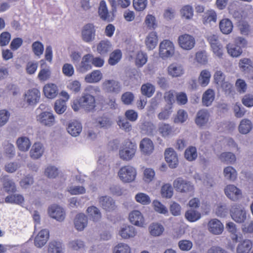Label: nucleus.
<instances>
[{
    "label": "nucleus",
    "mask_w": 253,
    "mask_h": 253,
    "mask_svg": "<svg viewBox=\"0 0 253 253\" xmlns=\"http://www.w3.org/2000/svg\"><path fill=\"white\" fill-rule=\"evenodd\" d=\"M223 173L225 177L227 179L231 181L235 180L237 175V172L236 169L231 166H228L224 168Z\"/></svg>",
    "instance_id": "13d9d810"
},
{
    "label": "nucleus",
    "mask_w": 253,
    "mask_h": 253,
    "mask_svg": "<svg viewBox=\"0 0 253 253\" xmlns=\"http://www.w3.org/2000/svg\"><path fill=\"white\" fill-rule=\"evenodd\" d=\"M197 149L195 147L190 146L185 151V158L189 161L195 160L197 158Z\"/></svg>",
    "instance_id": "bf43d9fd"
},
{
    "label": "nucleus",
    "mask_w": 253,
    "mask_h": 253,
    "mask_svg": "<svg viewBox=\"0 0 253 253\" xmlns=\"http://www.w3.org/2000/svg\"><path fill=\"white\" fill-rule=\"evenodd\" d=\"M99 203L101 207L108 211H112L116 208L114 200L109 196H105L99 197Z\"/></svg>",
    "instance_id": "a211bd4d"
},
{
    "label": "nucleus",
    "mask_w": 253,
    "mask_h": 253,
    "mask_svg": "<svg viewBox=\"0 0 253 253\" xmlns=\"http://www.w3.org/2000/svg\"><path fill=\"white\" fill-rule=\"evenodd\" d=\"M148 57L146 53L142 51L138 52L135 57V62L136 66L138 67H141L147 61Z\"/></svg>",
    "instance_id": "052dcab7"
},
{
    "label": "nucleus",
    "mask_w": 253,
    "mask_h": 253,
    "mask_svg": "<svg viewBox=\"0 0 253 253\" xmlns=\"http://www.w3.org/2000/svg\"><path fill=\"white\" fill-rule=\"evenodd\" d=\"M219 26L220 31L226 35L231 33L233 28L232 22L228 18L222 19L220 21Z\"/></svg>",
    "instance_id": "c9c22d12"
},
{
    "label": "nucleus",
    "mask_w": 253,
    "mask_h": 253,
    "mask_svg": "<svg viewBox=\"0 0 253 253\" xmlns=\"http://www.w3.org/2000/svg\"><path fill=\"white\" fill-rule=\"evenodd\" d=\"M208 227L210 232L214 235H220L224 230L223 223L216 218L212 219L209 221Z\"/></svg>",
    "instance_id": "dca6fc26"
},
{
    "label": "nucleus",
    "mask_w": 253,
    "mask_h": 253,
    "mask_svg": "<svg viewBox=\"0 0 253 253\" xmlns=\"http://www.w3.org/2000/svg\"><path fill=\"white\" fill-rule=\"evenodd\" d=\"M129 221L136 226L143 227L144 224V219L142 213L138 211L134 210L129 214Z\"/></svg>",
    "instance_id": "b1692460"
},
{
    "label": "nucleus",
    "mask_w": 253,
    "mask_h": 253,
    "mask_svg": "<svg viewBox=\"0 0 253 253\" xmlns=\"http://www.w3.org/2000/svg\"><path fill=\"white\" fill-rule=\"evenodd\" d=\"M186 218L190 222H195L201 217V214L199 211L194 210H188L185 214Z\"/></svg>",
    "instance_id": "4d7b16f0"
},
{
    "label": "nucleus",
    "mask_w": 253,
    "mask_h": 253,
    "mask_svg": "<svg viewBox=\"0 0 253 253\" xmlns=\"http://www.w3.org/2000/svg\"><path fill=\"white\" fill-rule=\"evenodd\" d=\"M49 216L58 221H63L65 217V212L63 208L56 205H51L48 208Z\"/></svg>",
    "instance_id": "ddd939ff"
},
{
    "label": "nucleus",
    "mask_w": 253,
    "mask_h": 253,
    "mask_svg": "<svg viewBox=\"0 0 253 253\" xmlns=\"http://www.w3.org/2000/svg\"><path fill=\"white\" fill-rule=\"evenodd\" d=\"M49 236V231L47 229H42L40 231L35 238V246L39 248L44 246L47 242Z\"/></svg>",
    "instance_id": "6ab92c4d"
},
{
    "label": "nucleus",
    "mask_w": 253,
    "mask_h": 253,
    "mask_svg": "<svg viewBox=\"0 0 253 253\" xmlns=\"http://www.w3.org/2000/svg\"><path fill=\"white\" fill-rule=\"evenodd\" d=\"M155 91V86L150 83L143 84L141 87V93L147 97H151Z\"/></svg>",
    "instance_id": "5fc2aeb1"
},
{
    "label": "nucleus",
    "mask_w": 253,
    "mask_h": 253,
    "mask_svg": "<svg viewBox=\"0 0 253 253\" xmlns=\"http://www.w3.org/2000/svg\"><path fill=\"white\" fill-rule=\"evenodd\" d=\"M40 70L38 75V78L41 82H45L48 80L51 76L50 67L44 61L41 60Z\"/></svg>",
    "instance_id": "f3484780"
},
{
    "label": "nucleus",
    "mask_w": 253,
    "mask_h": 253,
    "mask_svg": "<svg viewBox=\"0 0 253 253\" xmlns=\"http://www.w3.org/2000/svg\"><path fill=\"white\" fill-rule=\"evenodd\" d=\"M24 201L23 196L20 194H12L7 196L5 198L6 203L14 204L17 205L22 204Z\"/></svg>",
    "instance_id": "3c124183"
},
{
    "label": "nucleus",
    "mask_w": 253,
    "mask_h": 253,
    "mask_svg": "<svg viewBox=\"0 0 253 253\" xmlns=\"http://www.w3.org/2000/svg\"><path fill=\"white\" fill-rule=\"evenodd\" d=\"M152 204L154 209L156 212L164 215L168 214L169 211L167 207L159 201L154 200Z\"/></svg>",
    "instance_id": "0e129e2a"
},
{
    "label": "nucleus",
    "mask_w": 253,
    "mask_h": 253,
    "mask_svg": "<svg viewBox=\"0 0 253 253\" xmlns=\"http://www.w3.org/2000/svg\"><path fill=\"white\" fill-rule=\"evenodd\" d=\"M247 44L246 40L242 37L237 38L234 43H229L226 45L228 53L232 57H238L243 52V48Z\"/></svg>",
    "instance_id": "f03ea898"
},
{
    "label": "nucleus",
    "mask_w": 253,
    "mask_h": 253,
    "mask_svg": "<svg viewBox=\"0 0 253 253\" xmlns=\"http://www.w3.org/2000/svg\"><path fill=\"white\" fill-rule=\"evenodd\" d=\"M211 78V74L209 70L207 69L202 70L198 78L199 84L203 87L207 86L210 83Z\"/></svg>",
    "instance_id": "a19ab883"
},
{
    "label": "nucleus",
    "mask_w": 253,
    "mask_h": 253,
    "mask_svg": "<svg viewBox=\"0 0 253 253\" xmlns=\"http://www.w3.org/2000/svg\"><path fill=\"white\" fill-rule=\"evenodd\" d=\"M67 191L72 195L84 194L86 192L84 187L75 185H69Z\"/></svg>",
    "instance_id": "864d4df0"
},
{
    "label": "nucleus",
    "mask_w": 253,
    "mask_h": 253,
    "mask_svg": "<svg viewBox=\"0 0 253 253\" xmlns=\"http://www.w3.org/2000/svg\"><path fill=\"white\" fill-rule=\"evenodd\" d=\"M121 88V83L114 79L105 80L102 84V90L107 93L117 94L120 92Z\"/></svg>",
    "instance_id": "423d86ee"
},
{
    "label": "nucleus",
    "mask_w": 253,
    "mask_h": 253,
    "mask_svg": "<svg viewBox=\"0 0 253 253\" xmlns=\"http://www.w3.org/2000/svg\"><path fill=\"white\" fill-rule=\"evenodd\" d=\"M58 87L54 84H47L43 88L44 95L48 98L53 99L56 97L58 94Z\"/></svg>",
    "instance_id": "c756f323"
},
{
    "label": "nucleus",
    "mask_w": 253,
    "mask_h": 253,
    "mask_svg": "<svg viewBox=\"0 0 253 253\" xmlns=\"http://www.w3.org/2000/svg\"><path fill=\"white\" fill-rule=\"evenodd\" d=\"M158 36L156 32L152 31L149 33L146 38L145 44L149 50H152L155 48L158 43Z\"/></svg>",
    "instance_id": "473e14b6"
},
{
    "label": "nucleus",
    "mask_w": 253,
    "mask_h": 253,
    "mask_svg": "<svg viewBox=\"0 0 253 253\" xmlns=\"http://www.w3.org/2000/svg\"><path fill=\"white\" fill-rule=\"evenodd\" d=\"M16 144L18 150L24 152L28 151L31 146V142L29 138L25 136L18 137Z\"/></svg>",
    "instance_id": "7c9ffc66"
},
{
    "label": "nucleus",
    "mask_w": 253,
    "mask_h": 253,
    "mask_svg": "<svg viewBox=\"0 0 253 253\" xmlns=\"http://www.w3.org/2000/svg\"><path fill=\"white\" fill-rule=\"evenodd\" d=\"M3 188L7 193H14L16 191L15 183L8 176H4L2 181Z\"/></svg>",
    "instance_id": "37998d69"
},
{
    "label": "nucleus",
    "mask_w": 253,
    "mask_h": 253,
    "mask_svg": "<svg viewBox=\"0 0 253 253\" xmlns=\"http://www.w3.org/2000/svg\"><path fill=\"white\" fill-rule=\"evenodd\" d=\"M137 149L135 143L127 141L120 148L119 155L121 159L125 161H129L134 156Z\"/></svg>",
    "instance_id": "7ed1b4c3"
},
{
    "label": "nucleus",
    "mask_w": 253,
    "mask_h": 253,
    "mask_svg": "<svg viewBox=\"0 0 253 253\" xmlns=\"http://www.w3.org/2000/svg\"><path fill=\"white\" fill-rule=\"evenodd\" d=\"M184 73L183 67L180 64L173 63L168 67V73L172 77L182 76Z\"/></svg>",
    "instance_id": "c85d7f7f"
},
{
    "label": "nucleus",
    "mask_w": 253,
    "mask_h": 253,
    "mask_svg": "<svg viewBox=\"0 0 253 253\" xmlns=\"http://www.w3.org/2000/svg\"><path fill=\"white\" fill-rule=\"evenodd\" d=\"M136 201L143 205H147L150 204L151 199L149 196L144 193L140 192L135 196Z\"/></svg>",
    "instance_id": "680f3d73"
},
{
    "label": "nucleus",
    "mask_w": 253,
    "mask_h": 253,
    "mask_svg": "<svg viewBox=\"0 0 253 253\" xmlns=\"http://www.w3.org/2000/svg\"><path fill=\"white\" fill-rule=\"evenodd\" d=\"M141 152L145 155H150L154 149L152 141L148 138H144L141 140L139 144Z\"/></svg>",
    "instance_id": "4be33fe9"
},
{
    "label": "nucleus",
    "mask_w": 253,
    "mask_h": 253,
    "mask_svg": "<svg viewBox=\"0 0 253 253\" xmlns=\"http://www.w3.org/2000/svg\"><path fill=\"white\" fill-rule=\"evenodd\" d=\"M41 92L37 88L27 90L24 94V100L30 106H35L39 102Z\"/></svg>",
    "instance_id": "9d476101"
},
{
    "label": "nucleus",
    "mask_w": 253,
    "mask_h": 253,
    "mask_svg": "<svg viewBox=\"0 0 253 253\" xmlns=\"http://www.w3.org/2000/svg\"><path fill=\"white\" fill-rule=\"evenodd\" d=\"M86 212L89 218L93 221H98L101 218V213L100 210L95 206L88 207L86 210Z\"/></svg>",
    "instance_id": "ea45409f"
},
{
    "label": "nucleus",
    "mask_w": 253,
    "mask_h": 253,
    "mask_svg": "<svg viewBox=\"0 0 253 253\" xmlns=\"http://www.w3.org/2000/svg\"><path fill=\"white\" fill-rule=\"evenodd\" d=\"M220 160L227 164H233L236 161V157L232 152H223L219 156Z\"/></svg>",
    "instance_id": "de8ad7c7"
},
{
    "label": "nucleus",
    "mask_w": 253,
    "mask_h": 253,
    "mask_svg": "<svg viewBox=\"0 0 253 253\" xmlns=\"http://www.w3.org/2000/svg\"><path fill=\"white\" fill-rule=\"evenodd\" d=\"M155 176V171L152 168H146L143 170V180L146 183L152 182Z\"/></svg>",
    "instance_id": "e2e57ef3"
},
{
    "label": "nucleus",
    "mask_w": 253,
    "mask_h": 253,
    "mask_svg": "<svg viewBox=\"0 0 253 253\" xmlns=\"http://www.w3.org/2000/svg\"><path fill=\"white\" fill-rule=\"evenodd\" d=\"M217 15L214 10L210 9L206 11L203 15V23L205 24L215 23L216 21Z\"/></svg>",
    "instance_id": "8fccbe9b"
},
{
    "label": "nucleus",
    "mask_w": 253,
    "mask_h": 253,
    "mask_svg": "<svg viewBox=\"0 0 253 253\" xmlns=\"http://www.w3.org/2000/svg\"><path fill=\"white\" fill-rule=\"evenodd\" d=\"M253 128L251 121L247 119L242 120L239 126V131L242 134L248 133Z\"/></svg>",
    "instance_id": "a18cd8bd"
},
{
    "label": "nucleus",
    "mask_w": 253,
    "mask_h": 253,
    "mask_svg": "<svg viewBox=\"0 0 253 253\" xmlns=\"http://www.w3.org/2000/svg\"><path fill=\"white\" fill-rule=\"evenodd\" d=\"M188 118L187 113L184 110L180 109L177 112L174 118V122L175 123H183Z\"/></svg>",
    "instance_id": "338daca9"
},
{
    "label": "nucleus",
    "mask_w": 253,
    "mask_h": 253,
    "mask_svg": "<svg viewBox=\"0 0 253 253\" xmlns=\"http://www.w3.org/2000/svg\"><path fill=\"white\" fill-rule=\"evenodd\" d=\"M98 13L100 17L102 20L109 22L112 20V18L111 17L108 12L106 2L104 0H102L100 2L98 8Z\"/></svg>",
    "instance_id": "e433bc0d"
},
{
    "label": "nucleus",
    "mask_w": 253,
    "mask_h": 253,
    "mask_svg": "<svg viewBox=\"0 0 253 253\" xmlns=\"http://www.w3.org/2000/svg\"><path fill=\"white\" fill-rule=\"evenodd\" d=\"M37 121L42 125L53 126L55 123V117L52 111H43L37 117Z\"/></svg>",
    "instance_id": "9b49d317"
},
{
    "label": "nucleus",
    "mask_w": 253,
    "mask_h": 253,
    "mask_svg": "<svg viewBox=\"0 0 253 253\" xmlns=\"http://www.w3.org/2000/svg\"><path fill=\"white\" fill-rule=\"evenodd\" d=\"M68 246L72 250L78 251L84 249L85 245L84 241L81 239H75L69 242Z\"/></svg>",
    "instance_id": "09e8293b"
},
{
    "label": "nucleus",
    "mask_w": 253,
    "mask_h": 253,
    "mask_svg": "<svg viewBox=\"0 0 253 253\" xmlns=\"http://www.w3.org/2000/svg\"><path fill=\"white\" fill-rule=\"evenodd\" d=\"M94 124L99 128H107L111 126L112 122L107 116L104 115L96 118Z\"/></svg>",
    "instance_id": "79ce46f5"
},
{
    "label": "nucleus",
    "mask_w": 253,
    "mask_h": 253,
    "mask_svg": "<svg viewBox=\"0 0 253 253\" xmlns=\"http://www.w3.org/2000/svg\"><path fill=\"white\" fill-rule=\"evenodd\" d=\"M95 106L94 97L87 93H83L79 98L74 100L72 104V108L75 111L83 108L90 112L93 111Z\"/></svg>",
    "instance_id": "f257e3e1"
},
{
    "label": "nucleus",
    "mask_w": 253,
    "mask_h": 253,
    "mask_svg": "<svg viewBox=\"0 0 253 253\" xmlns=\"http://www.w3.org/2000/svg\"><path fill=\"white\" fill-rule=\"evenodd\" d=\"M137 234L136 229L130 225H124L121 227L119 231V235L124 239L134 238Z\"/></svg>",
    "instance_id": "2eb2a0df"
},
{
    "label": "nucleus",
    "mask_w": 253,
    "mask_h": 253,
    "mask_svg": "<svg viewBox=\"0 0 253 253\" xmlns=\"http://www.w3.org/2000/svg\"><path fill=\"white\" fill-rule=\"evenodd\" d=\"M113 253H130V248L126 244L119 243L114 248Z\"/></svg>",
    "instance_id": "774afa93"
},
{
    "label": "nucleus",
    "mask_w": 253,
    "mask_h": 253,
    "mask_svg": "<svg viewBox=\"0 0 253 253\" xmlns=\"http://www.w3.org/2000/svg\"><path fill=\"white\" fill-rule=\"evenodd\" d=\"M74 222L75 227L78 231H83L87 225V217L84 213H80L76 215Z\"/></svg>",
    "instance_id": "5701e85b"
},
{
    "label": "nucleus",
    "mask_w": 253,
    "mask_h": 253,
    "mask_svg": "<svg viewBox=\"0 0 253 253\" xmlns=\"http://www.w3.org/2000/svg\"><path fill=\"white\" fill-rule=\"evenodd\" d=\"M253 248V242L249 239H244L238 243L236 248V253H250Z\"/></svg>",
    "instance_id": "bb28decb"
},
{
    "label": "nucleus",
    "mask_w": 253,
    "mask_h": 253,
    "mask_svg": "<svg viewBox=\"0 0 253 253\" xmlns=\"http://www.w3.org/2000/svg\"><path fill=\"white\" fill-rule=\"evenodd\" d=\"M178 43L182 49L190 50L195 46L196 41L193 36L184 34L178 37Z\"/></svg>",
    "instance_id": "6e6552de"
},
{
    "label": "nucleus",
    "mask_w": 253,
    "mask_h": 253,
    "mask_svg": "<svg viewBox=\"0 0 253 253\" xmlns=\"http://www.w3.org/2000/svg\"><path fill=\"white\" fill-rule=\"evenodd\" d=\"M175 51L173 43L169 40H165L161 42L159 45V55L162 59L172 57Z\"/></svg>",
    "instance_id": "39448f33"
},
{
    "label": "nucleus",
    "mask_w": 253,
    "mask_h": 253,
    "mask_svg": "<svg viewBox=\"0 0 253 253\" xmlns=\"http://www.w3.org/2000/svg\"><path fill=\"white\" fill-rule=\"evenodd\" d=\"M230 214L232 219L237 223H243L247 218L246 210L239 205H235L232 207Z\"/></svg>",
    "instance_id": "1a4fd4ad"
},
{
    "label": "nucleus",
    "mask_w": 253,
    "mask_h": 253,
    "mask_svg": "<svg viewBox=\"0 0 253 253\" xmlns=\"http://www.w3.org/2000/svg\"><path fill=\"white\" fill-rule=\"evenodd\" d=\"M158 131L163 137H167L172 133V127L168 124L161 123L158 125Z\"/></svg>",
    "instance_id": "603ef678"
},
{
    "label": "nucleus",
    "mask_w": 253,
    "mask_h": 253,
    "mask_svg": "<svg viewBox=\"0 0 253 253\" xmlns=\"http://www.w3.org/2000/svg\"><path fill=\"white\" fill-rule=\"evenodd\" d=\"M95 36V30L92 24H87L84 26L82 31V37L84 41L90 42L94 40Z\"/></svg>",
    "instance_id": "f8f14e48"
},
{
    "label": "nucleus",
    "mask_w": 253,
    "mask_h": 253,
    "mask_svg": "<svg viewBox=\"0 0 253 253\" xmlns=\"http://www.w3.org/2000/svg\"><path fill=\"white\" fill-rule=\"evenodd\" d=\"M112 45L108 40H102L97 45V51L101 55H106L112 50Z\"/></svg>",
    "instance_id": "2f4dec72"
},
{
    "label": "nucleus",
    "mask_w": 253,
    "mask_h": 253,
    "mask_svg": "<svg viewBox=\"0 0 253 253\" xmlns=\"http://www.w3.org/2000/svg\"><path fill=\"white\" fill-rule=\"evenodd\" d=\"M209 117L210 114L207 109H201L196 114L195 123L199 126H204L208 123Z\"/></svg>",
    "instance_id": "a878e982"
},
{
    "label": "nucleus",
    "mask_w": 253,
    "mask_h": 253,
    "mask_svg": "<svg viewBox=\"0 0 253 253\" xmlns=\"http://www.w3.org/2000/svg\"><path fill=\"white\" fill-rule=\"evenodd\" d=\"M136 169L129 165L122 167L118 172L120 179L124 182L130 183L133 181L136 177Z\"/></svg>",
    "instance_id": "20e7f679"
},
{
    "label": "nucleus",
    "mask_w": 253,
    "mask_h": 253,
    "mask_svg": "<svg viewBox=\"0 0 253 253\" xmlns=\"http://www.w3.org/2000/svg\"><path fill=\"white\" fill-rule=\"evenodd\" d=\"M102 73L99 70H96L87 74L84 78V81L87 83H96L102 79Z\"/></svg>",
    "instance_id": "f704fd0d"
},
{
    "label": "nucleus",
    "mask_w": 253,
    "mask_h": 253,
    "mask_svg": "<svg viewBox=\"0 0 253 253\" xmlns=\"http://www.w3.org/2000/svg\"><path fill=\"white\" fill-rule=\"evenodd\" d=\"M91 59V54H87L84 56L80 64L78 67V70L79 72L84 73L91 69L92 66L90 64Z\"/></svg>",
    "instance_id": "cd10ccee"
},
{
    "label": "nucleus",
    "mask_w": 253,
    "mask_h": 253,
    "mask_svg": "<svg viewBox=\"0 0 253 253\" xmlns=\"http://www.w3.org/2000/svg\"><path fill=\"white\" fill-rule=\"evenodd\" d=\"M227 197L232 201H237L242 197L241 191L233 185H229L225 188Z\"/></svg>",
    "instance_id": "aec40b11"
},
{
    "label": "nucleus",
    "mask_w": 253,
    "mask_h": 253,
    "mask_svg": "<svg viewBox=\"0 0 253 253\" xmlns=\"http://www.w3.org/2000/svg\"><path fill=\"white\" fill-rule=\"evenodd\" d=\"M165 158L170 168L174 169L178 166V156L172 148H169L165 150Z\"/></svg>",
    "instance_id": "4468645a"
},
{
    "label": "nucleus",
    "mask_w": 253,
    "mask_h": 253,
    "mask_svg": "<svg viewBox=\"0 0 253 253\" xmlns=\"http://www.w3.org/2000/svg\"><path fill=\"white\" fill-rule=\"evenodd\" d=\"M44 149L40 142H35L30 151V157L35 160L40 158L43 154Z\"/></svg>",
    "instance_id": "393cba45"
},
{
    "label": "nucleus",
    "mask_w": 253,
    "mask_h": 253,
    "mask_svg": "<svg viewBox=\"0 0 253 253\" xmlns=\"http://www.w3.org/2000/svg\"><path fill=\"white\" fill-rule=\"evenodd\" d=\"M172 113V106L167 105L165 108L158 115V118L160 120H165L169 118Z\"/></svg>",
    "instance_id": "69168bd1"
},
{
    "label": "nucleus",
    "mask_w": 253,
    "mask_h": 253,
    "mask_svg": "<svg viewBox=\"0 0 253 253\" xmlns=\"http://www.w3.org/2000/svg\"><path fill=\"white\" fill-rule=\"evenodd\" d=\"M140 129L146 134L151 135L155 132L156 126L150 121H145L141 125Z\"/></svg>",
    "instance_id": "49530a36"
},
{
    "label": "nucleus",
    "mask_w": 253,
    "mask_h": 253,
    "mask_svg": "<svg viewBox=\"0 0 253 253\" xmlns=\"http://www.w3.org/2000/svg\"><path fill=\"white\" fill-rule=\"evenodd\" d=\"M173 186L176 191L180 193L192 192L194 191L193 185L182 177L175 179L173 181Z\"/></svg>",
    "instance_id": "0eeeda50"
},
{
    "label": "nucleus",
    "mask_w": 253,
    "mask_h": 253,
    "mask_svg": "<svg viewBox=\"0 0 253 253\" xmlns=\"http://www.w3.org/2000/svg\"><path fill=\"white\" fill-rule=\"evenodd\" d=\"M150 234L154 237L159 236L164 231V226L158 223H153L149 227Z\"/></svg>",
    "instance_id": "c03bdc74"
},
{
    "label": "nucleus",
    "mask_w": 253,
    "mask_h": 253,
    "mask_svg": "<svg viewBox=\"0 0 253 253\" xmlns=\"http://www.w3.org/2000/svg\"><path fill=\"white\" fill-rule=\"evenodd\" d=\"M239 67L242 72L248 73L253 68V62L249 58H242L239 60Z\"/></svg>",
    "instance_id": "58836bf2"
},
{
    "label": "nucleus",
    "mask_w": 253,
    "mask_h": 253,
    "mask_svg": "<svg viewBox=\"0 0 253 253\" xmlns=\"http://www.w3.org/2000/svg\"><path fill=\"white\" fill-rule=\"evenodd\" d=\"M215 98V92L212 89H207L203 94L202 103L204 106H209L213 101Z\"/></svg>",
    "instance_id": "4c0bfd02"
},
{
    "label": "nucleus",
    "mask_w": 253,
    "mask_h": 253,
    "mask_svg": "<svg viewBox=\"0 0 253 253\" xmlns=\"http://www.w3.org/2000/svg\"><path fill=\"white\" fill-rule=\"evenodd\" d=\"M48 253H63L64 247L62 242L53 240L50 242L48 246Z\"/></svg>",
    "instance_id": "72a5a7b5"
},
{
    "label": "nucleus",
    "mask_w": 253,
    "mask_h": 253,
    "mask_svg": "<svg viewBox=\"0 0 253 253\" xmlns=\"http://www.w3.org/2000/svg\"><path fill=\"white\" fill-rule=\"evenodd\" d=\"M82 128L81 123L79 121L74 120L69 123L67 130L71 135L76 137L80 135L82 131Z\"/></svg>",
    "instance_id": "412c9836"
},
{
    "label": "nucleus",
    "mask_w": 253,
    "mask_h": 253,
    "mask_svg": "<svg viewBox=\"0 0 253 253\" xmlns=\"http://www.w3.org/2000/svg\"><path fill=\"white\" fill-rule=\"evenodd\" d=\"M122 57V53L120 49L115 50L110 54L108 63L110 65H115L120 61Z\"/></svg>",
    "instance_id": "6e6d98bb"
}]
</instances>
